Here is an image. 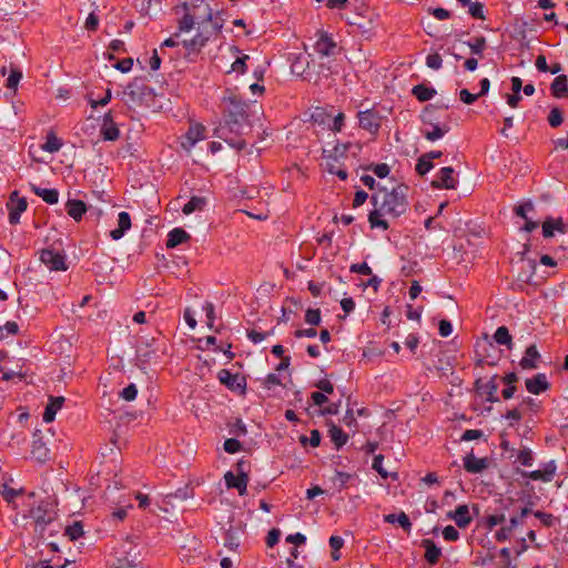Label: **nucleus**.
Here are the masks:
<instances>
[{"label": "nucleus", "mask_w": 568, "mask_h": 568, "mask_svg": "<svg viewBox=\"0 0 568 568\" xmlns=\"http://www.w3.org/2000/svg\"><path fill=\"white\" fill-rule=\"evenodd\" d=\"M251 108L252 104L227 89L222 99L223 123L215 129V136L237 151L244 150L246 141L242 138V134L245 125L251 126Z\"/></svg>", "instance_id": "obj_1"}, {"label": "nucleus", "mask_w": 568, "mask_h": 568, "mask_svg": "<svg viewBox=\"0 0 568 568\" xmlns=\"http://www.w3.org/2000/svg\"><path fill=\"white\" fill-rule=\"evenodd\" d=\"M379 191L384 192L382 201H379L378 194L371 196L374 210L368 214V222L371 229H382L386 231L389 229V224L386 220L382 219V216L387 215L397 219L408 210L409 202L407 200V193L409 186L402 183L393 187L389 192H387L385 187H381Z\"/></svg>", "instance_id": "obj_2"}, {"label": "nucleus", "mask_w": 568, "mask_h": 568, "mask_svg": "<svg viewBox=\"0 0 568 568\" xmlns=\"http://www.w3.org/2000/svg\"><path fill=\"white\" fill-rule=\"evenodd\" d=\"M440 109L447 110L448 105L427 104L420 113V121L424 125L420 132L430 142L440 140L450 131V115L442 116Z\"/></svg>", "instance_id": "obj_3"}, {"label": "nucleus", "mask_w": 568, "mask_h": 568, "mask_svg": "<svg viewBox=\"0 0 568 568\" xmlns=\"http://www.w3.org/2000/svg\"><path fill=\"white\" fill-rule=\"evenodd\" d=\"M203 0H190L174 7L173 10L176 14H179L181 10L183 11V16L179 19V31L189 32L193 29L196 20V10L201 8Z\"/></svg>", "instance_id": "obj_4"}, {"label": "nucleus", "mask_w": 568, "mask_h": 568, "mask_svg": "<svg viewBox=\"0 0 568 568\" xmlns=\"http://www.w3.org/2000/svg\"><path fill=\"white\" fill-rule=\"evenodd\" d=\"M124 93L132 102L139 104H142L154 97V90L145 83L143 78H135L131 81L126 85Z\"/></svg>", "instance_id": "obj_5"}, {"label": "nucleus", "mask_w": 568, "mask_h": 568, "mask_svg": "<svg viewBox=\"0 0 568 568\" xmlns=\"http://www.w3.org/2000/svg\"><path fill=\"white\" fill-rule=\"evenodd\" d=\"M358 125L361 129L376 136L382 126L383 116L376 108L359 111L357 113Z\"/></svg>", "instance_id": "obj_6"}, {"label": "nucleus", "mask_w": 568, "mask_h": 568, "mask_svg": "<svg viewBox=\"0 0 568 568\" xmlns=\"http://www.w3.org/2000/svg\"><path fill=\"white\" fill-rule=\"evenodd\" d=\"M40 260L51 271H67L68 268L65 254L52 247L41 250Z\"/></svg>", "instance_id": "obj_7"}, {"label": "nucleus", "mask_w": 568, "mask_h": 568, "mask_svg": "<svg viewBox=\"0 0 568 568\" xmlns=\"http://www.w3.org/2000/svg\"><path fill=\"white\" fill-rule=\"evenodd\" d=\"M28 202L26 197H19L18 191H13L9 201L7 202V209L9 211V223L16 225L20 222L21 214L27 210Z\"/></svg>", "instance_id": "obj_8"}, {"label": "nucleus", "mask_w": 568, "mask_h": 568, "mask_svg": "<svg viewBox=\"0 0 568 568\" xmlns=\"http://www.w3.org/2000/svg\"><path fill=\"white\" fill-rule=\"evenodd\" d=\"M432 187L437 190H455L458 185V180L455 175V170L452 166L442 168L437 174L436 179L432 181Z\"/></svg>", "instance_id": "obj_9"}, {"label": "nucleus", "mask_w": 568, "mask_h": 568, "mask_svg": "<svg viewBox=\"0 0 568 568\" xmlns=\"http://www.w3.org/2000/svg\"><path fill=\"white\" fill-rule=\"evenodd\" d=\"M316 36H317V40L314 44V50L321 57L334 55L336 53L337 43L334 41L333 37L324 30H318L316 32Z\"/></svg>", "instance_id": "obj_10"}, {"label": "nucleus", "mask_w": 568, "mask_h": 568, "mask_svg": "<svg viewBox=\"0 0 568 568\" xmlns=\"http://www.w3.org/2000/svg\"><path fill=\"white\" fill-rule=\"evenodd\" d=\"M100 135L104 141H116L120 138V130L114 121L112 110L103 115Z\"/></svg>", "instance_id": "obj_11"}, {"label": "nucleus", "mask_w": 568, "mask_h": 568, "mask_svg": "<svg viewBox=\"0 0 568 568\" xmlns=\"http://www.w3.org/2000/svg\"><path fill=\"white\" fill-rule=\"evenodd\" d=\"M217 378L221 384L225 385L231 390H242L244 392L246 387L245 377L239 374H232L229 369H221L217 373Z\"/></svg>", "instance_id": "obj_12"}, {"label": "nucleus", "mask_w": 568, "mask_h": 568, "mask_svg": "<svg viewBox=\"0 0 568 568\" xmlns=\"http://www.w3.org/2000/svg\"><path fill=\"white\" fill-rule=\"evenodd\" d=\"M555 232L566 234L568 232V224L564 221L562 217H546V220L542 222V236L545 239L552 237Z\"/></svg>", "instance_id": "obj_13"}, {"label": "nucleus", "mask_w": 568, "mask_h": 568, "mask_svg": "<svg viewBox=\"0 0 568 568\" xmlns=\"http://www.w3.org/2000/svg\"><path fill=\"white\" fill-rule=\"evenodd\" d=\"M497 375H494L488 382L483 383L480 379L475 382V388L480 395L486 396V400L489 403H497L499 398L497 397L498 384L496 382Z\"/></svg>", "instance_id": "obj_14"}, {"label": "nucleus", "mask_w": 568, "mask_h": 568, "mask_svg": "<svg viewBox=\"0 0 568 568\" xmlns=\"http://www.w3.org/2000/svg\"><path fill=\"white\" fill-rule=\"evenodd\" d=\"M525 387L528 393L539 395L550 388V383L544 373H538L525 381Z\"/></svg>", "instance_id": "obj_15"}, {"label": "nucleus", "mask_w": 568, "mask_h": 568, "mask_svg": "<svg viewBox=\"0 0 568 568\" xmlns=\"http://www.w3.org/2000/svg\"><path fill=\"white\" fill-rule=\"evenodd\" d=\"M30 516L33 519L37 527L41 530L54 519V513L48 508V505L40 504L30 511Z\"/></svg>", "instance_id": "obj_16"}, {"label": "nucleus", "mask_w": 568, "mask_h": 568, "mask_svg": "<svg viewBox=\"0 0 568 568\" xmlns=\"http://www.w3.org/2000/svg\"><path fill=\"white\" fill-rule=\"evenodd\" d=\"M447 518L455 521L458 528L465 529L473 521L468 505H458L455 510L447 513Z\"/></svg>", "instance_id": "obj_17"}, {"label": "nucleus", "mask_w": 568, "mask_h": 568, "mask_svg": "<svg viewBox=\"0 0 568 568\" xmlns=\"http://www.w3.org/2000/svg\"><path fill=\"white\" fill-rule=\"evenodd\" d=\"M540 354L535 344L528 346L519 361V366L525 371L536 369L540 362Z\"/></svg>", "instance_id": "obj_18"}, {"label": "nucleus", "mask_w": 568, "mask_h": 568, "mask_svg": "<svg viewBox=\"0 0 568 568\" xmlns=\"http://www.w3.org/2000/svg\"><path fill=\"white\" fill-rule=\"evenodd\" d=\"M464 468L467 473L478 474L488 467L486 458H477L471 453L467 454L464 459Z\"/></svg>", "instance_id": "obj_19"}, {"label": "nucleus", "mask_w": 568, "mask_h": 568, "mask_svg": "<svg viewBox=\"0 0 568 568\" xmlns=\"http://www.w3.org/2000/svg\"><path fill=\"white\" fill-rule=\"evenodd\" d=\"M224 479L227 488H235L241 496L246 494L248 478H244L237 474L227 471L224 475Z\"/></svg>", "instance_id": "obj_20"}, {"label": "nucleus", "mask_w": 568, "mask_h": 568, "mask_svg": "<svg viewBox=\"0 0 568 568\" xmlns=\"http://www.w3.org/2000/svg\"><path fill=\"white\" fill-rule=\"evenodd\" d=\"M556 473V465L549 462L544 469L525 473L524 476L531 480L551 481Z\"/></svg>", "instance_id": "obj_21"}, {"label": "nucleus", "mask_w": 568, "mask_h": 568, "mask_svg": "<svg viewBox=\"0 0 568 568\" xmlns=\"http://www.w3.org/2000/svg\"><path fill=\"white\" fill-rule=\"evenodd\" d=\"M205 126L201 123L191 124L185 133L184 146H194L199 141L205 138Z\"/></svg>", "instance_id": "obj_22"}, {"label": "nucleus", "mask_w": 568, "mask_h": 568, "mask_svg": "<svg viewBox=\"0 0 568 568\" xmlns=\"http://www.w3.org/2000/svg\"><path fill=\"white\" fill-rule=\"evenodd\" d=\"M131 227V216L128 212H120L118 215V227L110 232L112 240L118 241L122 239L128 230Z\"/></svg>", "instance_id": "obj_23"}, {"label": "nucleus", "mask_w": 568, "mask_h": 568, "mask_svg": "<svg viewBox=\"0 0 568 568\" xmlns=\"http://www.w3.org/2000/svg\"><path fill=\"white\" fill-rule=\"evenodd\" d=\"M87 204L82 200H68L65 203V211L70 217L80 222L87 213Z\"/></svg>", "instance_id": "obj_24"}, {"label": "nucleus", "mask_w": 568, "mask_h": 568, "mask_svg": "<svg viewBox=\"0 0 568 568\" xmlns=\"http://www.w3.org/2000/svg\"><path fill=\"white\" fill-rule=\"evenodd\" d=\"M63 403H64V397H62V396H58V397L50 396L49 403H48V405H47V407L44 409V413H43V417H42L43 422H45V423L53 422L58 410L61 409Z\"/></svg>", "instance_id": "obj_25"}, {"label": "nucleus", "mask_w": 568, "mask_h": 568, "mask_svg": "<svg viewBox=\"0 0 568 568\" xmlns=\"http://www.w3.org/2000/svg\"><path fill=\"white\" fill-rule=\"evenodd\" d=\"M420 546L425 549V559L430 565L438 562L442 556V549L436 546L432 539H423Z\"/></svg>", "instance_id": "obj_26"}, {"label": "nucleus", "mask_w": 568, "mask_h": 568, "mask_svg": "<svg viewBox=\"0 0 568 568\" xmlns=\"http://www.w3.org/2000/svg\"><path fill=\"white\" fill-rule=\"evenodd\" d=\"M190 239L191 236L185 230L181 227H175L171 230L168 234L166 247L174 248L180 244L189 241Z\"/></svg>", "instance_id": "obj_27"}, {"label": "nucleus", "mask_w": 568, "mask_h": 568, "mask_svg": "<svg viewBox=\"0 0 568 568\" xmlns=\"http://www.w3.org/2000/svg\"><path fill=\"white\" fill-rule=\"evenodd\" d=\"M551 94L555 98L568 97V78L565 74L556 77L550 85Z\"/></svg>", "instance_id": "obj_28"}, {"label": "nucleus", "mask_w": 568, "mask_h": 568, "mask_svg": "<svg viewBox=\"0 0 568 568\" xmlns=\"http://www.w3.org/2000/svg\"><path fill=\"white\" fill-rule=\"evenodd\" d=\"M436 90L433 87H428L424 83L417 84L412 89V94L419 102H427L436 95Z\"/></svg>", "instance_id": "obj_29"}, {"label": "nucleus", "mask_w": 568, "mask_h": 568, "mask_svg": "<svg viewBox=\"0 0 568 568\" xmlns=\"http://www.w3.org/2000/svg\"><path fill=\"white\" fill-rule=\"evenodd\" d=\"M206 204H207L206 197L194 195L189 200L187 203L184 204V206L182 207V212L185 215H190L196 211L201 212L205 209Z\"/></svg>", "instance_id": "obj_30"}, {"label": "nucleus", "mask_w": 568, "mask_h": 568, "mask_svg": "<svg viewBox=\"0 0 568 568\" xmlns=\"http://www.w3.org/2000/svg\"><path fill=\"white\" fill-rule=\"evenodd\" d=\"M32 191L48 204H55L59 201V191L57 189H43L32 185Z\"/></svg>", "instance_id": "obj_31"}, {"label": "nucleus", "mask_w": 568, "mask_h": 568, "mask_svg": "<svg viewBox=\"0 0 568 568\" xmlns=\"http://www.w3.org/2000/svg\"><path fill=\"white\" fill-rule=\"evenodd\" d=\"M328 434H329L331 440L334 443V445L336 446L337 449L343 447L348 440L347 434L341 427L336 426L335 424L329 425Z\"/></svg>", "instance_id": "obj_32"}, {"label": "nucleus", "mask_w": 568, "mask_h": 568, "mask_svg": "<svg viewBox=\"0 0 568 568\" xmlns=\"http://www.w3.org/2000/svg\"><path fill=\"white\" fill-rule=\"evenodd\" d=\"M62 145V140L59 139L53 131H49L45 135V142L42 144L41 149L49 153H55Z\"/></svg>", "instance_id": "obj_33"}, {"label": "nucleus", "mask_w": 568, "mask_h": 568, "mask_svg": "<svg viewBox=\"0 0 568 568\" xmlns=\"http://www.w3.org/2000/svg\"><path fill=\"white\" fill-rule=\"evenodd\" d=\"M384 520L389 524L398 523V525L406 531L409 532L412 529V523L409 520V517L404 513L400 511L398 515L396 514H388L384 516Z\"/></svg>", "instance_id": "obj_34"}, {"label": "nucleus", "mask_w": 568, "mask_h": 568, "mask_svg": "<svg viewBox=\"0 0 568 568\" xmlns=\"http://www.w3.org/2000/svg\"><path fill=\"white\" fill-rule=\"evenodd\" d=\"M207 41H209L207 37L203 36L202 33H197L192 39L184 40L183 47L189 51L195 52V51H200L202 48H204L206 45Z\"/></svg>", "instance_id": "obj_35"}, {"label": "nucleus", "mask_w": 568, "mask_h": 568, "mask_svg": "<svg viewBox=\"0 0 568 568\" xmlns=\"http://www.w3.org/2000/svg\"><path fill=\"white\" fill-rule=\"evenodd\" d=\"M31 454L37 460L44 462L49 457V449L41 439H36L32 442Z\"/></svg>", "instance_id": "obj_36"}, {"label": "nucleus", "mask_w": 568, "mask_h": 568, "mask_svg": "<svg viewBox=\"0 0 568 568\" xmlns=\"http://www.w3.org/2000/svg\"><path fill=\"white\" fill-rule=\"evenodd\" d=\"M494 339L499 345H506L508 348H511L513 346V338L509 334V331L506 326H499L495 334Z\"/></svg>", "instance_id": "obj_37"}, {"label": "nucleus", "mask_w": 568, "mask_h": 568, "mask_svg": "<svg viewBox=\"0 0 568 568\" xmlns=\"http://www.w3.org/2000/svg\"><path fill=\"white\" fill-rule=\"evenodd\" d=\"M519 525V519L517 517H511L509 520V526L501 527L495 535L497 541H506L509 539L511 531Z\"/></svg>", "instance_id": "obj_38"}, {"label": "nucleus", "mask_w": 568, "mask_h": 568, "mask_svg": "<svg viewBox=\"0 0 568 568\" xmlns=\"http://www.w3.org/2000/svg\"><path fill=\"white\" fill-rule=\"evenodd\" d=\"M435 166L434 162L426 158V154H422L416 162L415 172L419 176H424Z\"/></svg>", "instance_id": "obj_39"}, {"label": "nucleus", "mask_w": 568, "mask_h": 568, "mask_svg": "<svg viewBox=\"0 0 568 568\" xmlns=\"http://www.w3.org/2000/svg\"><path fill=\"white\" fill-rule=\"evenodd\" d=\"M21 79H22V71L18 67L11 65L10 74L7 79L6 87L9 90L16 91Z\"/></svg>", "instance_id": "obj_40"}, {"label": "nucleus", "mask_w": 568, "mask_h": 568, "mask_svg": "<svg viewBox=\"0 0 568 568\" xmlns=\"http://www.w3.org/2000/svg\"><path fill=\"white\" fill-rule=\"evenodd\" d=\"M519 408L524 412V415L529 412L536 414L540 409V403L532 397H525L520 402Z\"/></svg>", "instance_id": "obj_41"}, {"label": "nucleus", "mask_w": 568, "mask_h": 568, "mask_svg": "<svg viewBox=\"0 0 568 568\" xmlns=\"http://www.w3.org/2000/svg\"><path fill=\"white\" fill-rule=\"evenodd\" d=\"M471 54L474 55H483L484 50L486 49V39L485 37H476L473 41L467 42Z\"/></svg>", "instance_id": "obj_42"}, {"label": "nucleus", "mask_w": 568, "mask_h": 568, "mask_svg": "<svg viewBox=\"0 0 568 568\" xmlns=\"http://www.w3.org/2000/svg\"><path fill=\"white\" fill-rule=\"evenodd\" d=\"M250 59L247 54H243L242 57H236L235 61L231 64L230 72H236L237 74H244L247 70L246 61Z\"/></svg>", "instance_id": "obj_43"}, {"label": "nucleus", "mask_w": 568, "mask_h": 568, "mask_svg": "<svg viewBox=\"0 0 568 568\" xmlns=\"http://www.w3.org/2000/svg\"><path fill=\"white\" fill-rule=\"evenodd\" d=\"M516 462L523 466H531L534 462V455L531 449L524 447L523 449L518 450Z\"/></svg>", "instance_id": "obj_44"}, {"label": "nucleus", "mask_w": 568, "mask_h": 568, "mask_svg": "<svg viewBox=\"0 0 568 568\" xmlns=\"http://www.w3.org/2000/svg\"><path fill=\"white\" fill-rule=\"evenodd\" d=\"M366 170L372 171L376 176L381 179L386 178L390 172V168L386 163H372L366 168Z\"/></svg>", "instance_id": "obj_45"}, {"label": "nucleus", "mask_w": 568, "mask_h": 568, "mask_svg": "<svg viewBox=\"0 0 568 568\" xmlns=\"http://www.w3.org/2000/svg\"><path fill=\"white\" fill-rule=\"evenodd\" d=\"M65 535L70 540H77L83 535V526L80 521H75L65 528Z\"/></svg>", "instance_id": "obj_46"}, {"label": "nucleus", "mask_w": 568, "mask_h": 568, "mask_svg": "<svg viewBox=\"0 0 568 568\" xmlns=\"http://www.w3.org/2000/svg\"><path fill=\"white\" fill-rule=\"evenodd\" d=\"M564 122V115L559 108H552L548 114V123L551 128H558Z\"/></svg>", "instance_id": "obj_47"}, {"label": "nucleus", "mask_w": 568, "mask_h": 568, "mask_svg": "<svg viewBox=\"0 0 568 568\" xmlns=\"http://www.w3.org/2000/svg\"><path fill=\"white\" fill-rule=\"evenodd\" d=\"M111 98H112L111 90L106 89L104 95L99 100H95L91 95H89L88 103L90 104V106L92 109H97L98 106H105L111 101Z\"/></svg>", "instance_id": "obj_48"}, {"label": "nucleus", "mask_w": 568, "mask_h": 568, "mask_svg": "<svg viewBox=\"0 0 568 568\" xmlns=\"http://www.w3.org/2000/svg\"><path fill=\"white\" fill-rule=\"evenodd\" d=\"M524 417V412L518 407L509 409L505 414V418L510 420L509 426L516 425Z\"/></svg>", "instance_id": "obj_49"}, {"label": "nucleus", "mask_w": 568, "mask_h": 568, "mask_svg": "<svg viewBox=\"0 0 568 568\" xmlns=\"http://www.w3.org/2000/svg\"><path fill=\"white\" fill-rule=\"evenodd\" d=\"M235 470L241 477L248 478V473L251 470L250 460L241 458L235 465Z\"/></svg>", "instance_id": "obj_50"}, {"label": "nucleus", "mask_w": 568, "mask_h": 568, "mask_svg": "<svg viewBox=\"0 0 568 568\" xmlns=\"http://www.w3.org/2000/svg\"><path fill=\"white\" fill-rule=\"evenodd\" d=\"M136 395H138V388L134 384L128 385L120 393V397L126 402L134 400L136 398Z\"/></svg>", "instance_id": "obj_51"}, {"label": "nucleus", "mask_w": 568, "mask_h": 568, "mask_svg": "<svg viewBox=\"0 0 568 568\" xmlns=\"http://www.w3.org/2000/svg\"><path fill=\"white\" fill-rule=\"evenodd\" d=\"M443 59L439 53L435 52L426 57V65L433 70L442 68Z\"/></svg>", "instance_id": "obj_52"}, {"label": "nucleus", "mask_w": 568, "mask_h": 568, "mask_svg": "<svg viewBox=\"0 0 568 568\" xmlns=\"http://www.w3.org/2000/svg\"><path fill=\"white\" fill-rule=\"evenodd\" d=\"M468 12L475 19H480V20L485 19L484 4L481 2H473L469 6Z\"/></svg>", "instance_id": "obj_53"}, {"label": "nucleus", "mask_w": 568, "mask_h": 568, "mask_svg": "<svg viewBox=\"0 0 568 568\" xmlns=\"http://www.w3.org/2000/svg\"><path fill=\"white\" fill-rule=\"evenodd\" d=\"M534 210V204L530 201L524 202L515 207V214L524 220H527V213Z\"/></svg>", "instance_id": "obj_54"}, {"label": "nucleus", "mask_w": 568, "mask_h": 568, "mask_svg": "<svg viewBox=\"0 0 568 568\" xmlns=\"http://www.w3.org/2000/svg\"><path fill=\"white\" fill-rule=\"evenodd\" d=\"M262 384L266 389H272L275 386H281L282 381L276 374L271 373L263 379Z\"/></svg>", "instance_id": "obj_55"}, {"label": "nucleus", "mask_w": 568, "mask_h": 568, "mask_svg": "<svg viewBox=\"0 0 568 568\" xmlns=\"http://www.w3.org/2000/svg\"><path fill=\"white\" fill-rule=\"evenodd\" d=\"M305 322L311 325H318L321 323L320 310L308 308L305 313Z\"/></svg>", "instance_id": "obj_56"}, {"label": "nucleus", "mask_w": 568, "mask_h": 568, "mask_svg": "<svg viewBox=\"0 0 568 568\" xmlns=\"http://www.w3.org/2000/svg\"><path fill=\"white\" fill-rule=\"evenodd\" d=\"M0 494L6 501L12 503L20 493L4 484L0 489Z\"/></svg>", "instance_id": "obj_57"}, {"label": "nucleus", "mask_w": 568, "mask_h": 568, "mask_svg": "<svg viewBox=\"0 0 568 568\" xmlns=\"http://www.w3.org/2000/svg\"><path fill=\"white\" fill-rule=\"evenodd\" d=\"M505 521V515H489L485 518V526L487 529L491 530L495 526Z\"/></svg>", "instance_id": "obj_58"}, {"label": "nucleus", "mask_w": 568, "mask_h": 568, "mask_svg": "<svg viewBox=\"0 0 568 568\" xmlns=\"http://www.w3.org/2000/svg\"><path fill=\"white\" fill-rule=\"evenodd\" d=\"M224 450L229 454L237 453L242 448L240 440L235 438H229L224 442Z\"/></svg>", "instance_id": "obj_59"}, {"label": "nucleus", "mask_w": 568, "mask_h": 568, "mask_svg": "<svg viewBox=\"0 0 568 568\" xmlns=\"http://www.w3.org/2000/svg\"><path fill=\"white\" fill-rule=\"evenodd\" d=\"M383 455H376L373 459V469H375L383 478H388V473L383 467Z\"/></svg>", "instance_id": "obj_60"}, {"label": "nucleus", "mask_w": 568, "mask_h": 568, "mask_svg": "<svg viewBox=\"0 0 568 568\" xmlns=\"http://www.w3.org/2000/svg\"><path fill=\"white\" fill-rule=\"evenodd\" d=\"M443 537L447 541H456L459 539V532L454 526L448 525L443 529Z\"/></svg>", "instance_id": "obj_61"}, {"label": "nucleus", "mask_w": 568, "mask_h": 568, "mask_svg": "<svg viewBox=\"0 0 568 568\" xmlns=\"http://www.w3.org/2000/svg\"><path fill=\"white\" fill-rule=\"evenodd\" d=\"M545 527H551L555 524V517L551 514H547L540 510L534 513Z\"/></svg>", "instance_id": "obj_62"}, {"label": "nucleus", "mask_w": 568, "mask_h": 568, "mask_svg": "<svg viewBox=\"0 0 568 568\" xmlns=\"http://www.w3.org/2000/svg\"><path fill=\"white\" fill-rule=\"evenodd\" d=\"M345 124V114L339 112L334 119L333 123L329 125V130L333 132H341Z\"/></svg>", "instance_id": "obj_63"}, {"label": "nucleus", "mask_w": 568, "mask_h": 568, "mask_svg": "<svg viewBox=\"0 0 568 568\" xmlns=\"http://www.w3.org/2000/svg\"><path fill=\"white\" fill-rule=\"evenodd\" d=\"M459 98L460 100L465 103V104H473L474 102L477 101V99L479 98L478 93L477 94H474L471 92H469L467 89H462L459 91Z\"/></svg>", "instance_id": "obj_64"}]
</instances>
